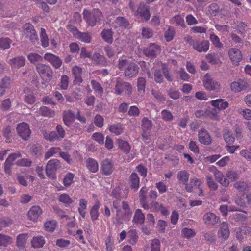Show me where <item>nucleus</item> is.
Listing matches in <instances>:
<instances>
[{"mask_svg":"<svg viewBox=\"0 0 251 251\" xmlns=\"http://www.w3.org/2000/svg\"><path fill=\"white\" fill-rule=\"evenodd\" d=\"M145 220V215L142 213L141 209L136 210L133 218V222L135 224H143Z\"/></svg>","mask_w":251,"mask_h":251,"instance_id":"obj_41","label":"nucleus"},{"mask_svg":"<svg viewBox=\"0 0 251 251\" xmlns=\"http://www.w3.org/2000/svg\"><path fill=\"white\" fill-rule=\"evenodd\" d=\"M26 236L27 234L24 233L20 234L17 236L16 240V246L19 249H22L24 248L26 241Z\"/></svg>","mask_w":251,"mask_h":251,"instance_id":"obj_49","label":"nucleus"},{"mask_svg":"<svg viewBox=\"0 0 251 251\" xmlns=\"http://www.w3.org/2000/svg\"><path fill=\"white\" fill-rule=\"evenodd\" d=\"M17 131L19 135L25 140L28 139L31 132L29 125L25 123H22L18 124Z\"/></svg>","mask_w":251,"mask_h":251,"instance_id":"obj_9","label":"nucleus"},{"mask_svg":"<svg viewBox=\"0 0 251 251\" xmlns=\"http://www.w3.org/2000/svg\"><path fill=\"white\" fill-rule=\"evenodd\" d=\"M202 82L205 88L208 90L218 89L220 86V85L217 82L212 80L208 74H206L204 76Z\"/></svg>","mask_w":251,"mask_h":251,"instance_id":"obj_11","label":"nucleus"},{"mask_svg":"<svg viewBox=\"0 0 251 251\" xmlns=\"http://www.w3.org/2000/svg\"><path fill=\"white\" fill-rule=\"evenodd\" d=\"M185 42L199 52H206L209 48V43L207 40L200 42L199 40L193 39L190 36H187L184 38Z\"/></svg>","mask_w":251,"mask_h":251,"instance_id":"obj_3","label":"nucleus"},{"mask_svg":"<svg viewBox=\"0 0 251 251\" xmlns=\"http://www.w3.org/2000/svg\"><path fill=\"white\" fill-rule=\"evenodd\" d=\"M27 58L31 63L36 65L43 60L42 57L36 53H29L27 55Z\"/></svg>","mask_w":251,"mask_h":251,"instance_id":"obj_48","label":"nucleus"},{"mask_svg":"<svg viewBox=\"0 0 251 251\" xmlns=\"http://www.w3.org/2000/svg\"><path fill=\"white\" fill-rule=\"evenodd\" d=\"M75 114L70 110L64 111L63 112V121L66 125L69 126L75 120Z\"/></svg>","mask_w":251,"mask_h":251,"instance_id":"obj_32","label":"nucleus"},{"mask_svg":"<svg viewBox=\"0 0 251 251\" xmlns=\"http://www.w3.org/2000/svg\"><path fill=\"white\" fill-rule=\"evenodd\" d=\"M91 84L96 95L99 97H101L103 93V89L101 85L94 80L91 81Z\"/></svg>","mask_w":251,"mask_h":251,"instance_id":"obj_40","label":"nucleus"},{"mask_svg":"<svg viewBox=\"0 0 251 251\" xmlns=\"http://www.w3.org/2000/svg\"><path fill=\"white\" fill-rule=\"evenodd\" d=\"M206 183L208 187L210 190H216L218 188L217 183L214 181L212 176L210 174H207L206 176Z\"/></svg>","mask_w":251,"mask_h":251,"instance_id":"obj_55","label":"nucleus"},{"mask_svg":"<svg viewBox=\"0 0 251 251\" xmlns=\"http://www.w3.org/2000/svg\"><path fill=\"white\" fill-rule=\"evenodd\" d=\"M118 147L125 153H128L130 151L131 147L126 141L118 139L117 140Z\"/></svg>","mask_w":251,"mask_h":251,"instance_id":"obj_37","label":"nucleus"},{"mask_svg":"<svg viewBox=\"0 0 251 251\" xmlns=\"http://www.w3.org/2000/svg\"><path fill=\"white\" fill-rule=\"evenodd\" d=\"M101 171L103 174L109 176L113 171V167L111 162L108 159L104 160L101 164Z\"/></svg>","mask_w":251,"mask_h":251,"instance_id":"obj_25","label":"nucleus"},{"mask_svg":"<svg viewBox=\"0 0 251 251\" xmlns=\"http://www.w3.org/2000/svg\"><path fill=\"white\" fill-rule=\"evenodd\" d=\"M87 168L92 173H96L98 171L99 165L97 161L91 157L87 159L86 161Z\"/></svg>","mask_w":251,"mask_h":251,"instance_id":"obj_29","label":"nucleus"},{"mask_svg":"<svg viewBox=\"0 0 251 251\" xmlns=\"http://www.w3.org/2000/svg\"><path fill=\"white\" fill-rule=\"evenodd\" d=\"M146 80L144 77H140L137 79V86L139 92L144 94L145 92Z\"/></svg>","mask_w":251,"mask_h":251,"instance_id":"obj_50","label":"nucleus"},{"mask_svg":"<svg viewBox=\"0 0 251 251\" xmlns=\"http://www.w3.org/2000/svg\"><path fill=\"white\" fill-rule=\"evenodd\" d=\"M100 207V204L99 201L96 202L95 204L92 207L90 214L93 221H96L99 216V209Z\"/></svg>","mask_w":251,"mask_h":251,"instance_id":"obj_35","label":"nucleus"},{"mask_svg":"<svg viewBox=\"0 0 251 251\" xmlns=\"http://www.w3.org/2000/svg\"><path fill=\"white\" fill-rule=\"evenodd\" d=\"M128 183L130 188L136 192L139 188L140 178L137 173L132 172L129 176Z\"/></svg>","mask_w":251,"mask_h":251,"instance_id":"obj_18","label":"nucleus"},{"mask_svg":"<svg viewBox=\"0 0 251 251\" xmlns=\"http://www.w3.org/2000/svg\"><path fill=\"white\" fill-rule=\"evenodd\" d=\"M234 187L240 192L248 191L249 186L247 183L244 181H237L234 184Z\"/></svg>","mask_w":251,"mask_h":251,"instance_id":"obj_51","label":"nucleus"},{"mask_svg":"<svg viewBox=\"0 0 251 251\" xmlns=\"http://www.w3.org/2000/svg\"><path fill=\"white\" fill-rule=\"evenodd\" d=\"M11 40L9 38H1L0 39V48L5 50L10 47Z\"/></svg>","mask_w":251,"mask_h":251,"instance_id":"obj_63","label":"nucleus"},{"mask_svg":"<svg viewBox=\"0 0 251 251\" xmlns=\"http://www.w3.org/2000/svg\"><path fill=\"white\" fill-rule=\"evenodd\" d=\"M228 54L233 64L238 65L242 59V55L239 50L236 48H231L228 51Z\"/></svg>","mask_w":251,"mask_h":251,"instance_id":"obj_12","label":"nucleus"},{"mask_svg":"<svg viewBox=\"0 0 251 251\" xmlns=\"http://www.w3.org/2000/svg\"><path fill=\"white\" fill-rule=\"evenodd\" d=\"M73 33L74 36L77 39L86 43H89L91 41V37L88 33H81L76 28L73 29Z\"/></svg>","mask_w":251,"mask_h":251,"instance_id":"obj_23","label":"nucleus"},{"mask_svg":"<svg viewBox=\"0 0 251 251\" xmlns=\"http://www.w3.org/2000/svg\"><path fill=\"white\" fill-rule=\"evenodd\" d=\"M176 34L175 30L174 27L169 26L168 29L164 33V37L167 42L171 41Z\"/></svg>","mask_w":251,"mask_h":251,"instance_id":"obj_52","label":"nucleus"},{"mask_svg":"<svg viewBox=\"0 0 251 251\" xmlns=\"http://www.w3.org/2000/svg\"><path fill=\"white\" fill-rule=\"evenodd\" d=\"M201 181L200 179L193 178L190 179L189 183L186 185L185 189L188 192H191L193 189H200Z\"/></svg>","mask_w":251,"mask_h":251,"instance_id":"obj_24","label":"nucleus"},{"mask_svg":"<svg viewBox=\"0 0 251 251\" xmlns=\"http://www.w3.org/2000/svg\"><path fill=\"white\" fill-rule=\"evenodd\" d=\"M45 240L43 236H37L34 237L31 240L32 246L35 248H39L43 246Z\"/></svg>","mask_w":251,"mask_h":251,"instance_id":"obj_38","label":"nucleus"},{"mask_svg":"<svg viewBox=\"0 0 251 251\" xmlns=\"http://www.w3.org/2000/svg\"><path fill=\"white\" fill-rule=\"evenodd\" d=\"M8 64L12 69H19L25 65V59L23 56H18L10 59Z\"/></svg>","mask_w":251,"mask_h":251,"instance_id":"obj_19","label":"nucleus"},{"mask_svg":"<svg viewBox=\"0 0 251 251\" xmlns=\"http://www.w3.org/2000/svg\"><path fill=\"white\" fill-rule=\"evenodd\" d=\"M25 101L28 104H32L35 101V97L33 93L28 90H25Z\"/></svg>","mask_w":251,"mask_h":251,"instance_id":"obj_42","label":"nucleus"},{"mask_svg":"<svg viewBox=\"0 0 251 251\" xmlns=\"http://www.w3.org/2000/svg\"><path fill=\"white\" fill-rule=\"evenodd\" d=\"M44 59L50 62L55 69H59L62 65V62L58 56L50 53H47L44 56Z\"/></svg>","mask_w":251,"mask_h":251,"instance_id":"obj_13","label":"nucleus"},{"mask_svg":"<svg viewBox=\"0 0 251 251\" xmlns=\"http://www.w3.org/2000/svg\"><path fill=\"white\" fill-rule=\"evenodd\" d=\"M57 225V222L55 220H51L46 222L44 224V227L46 231L53 232Z\"/></svg>","mask_w":251,"mask_h":251,"instance_id":"obj_61","label":"nucleus"},{"mask_svg":"<svg viewBox=\"0 0 251 251\" xmlns=\"http://www.w3.org/2000/svg\"><path fill=\"white\" fill-rule=\"evenodd\" d=\"M129 22L127 19L124 17H118L113 23V27L118 31L117 29H126L129 26Z\"/></svg>","mask_w":251,"mask_h":251,"instance_id":"obj_14","label":"nucleus"},{"mask_svg":"<svg viewBox=\"0 0 251 251\" xmlns=\"http://www.w3.org/2000/svg\"><path fill=\"white\" fill-rule=\"evenodd\" d=\"M72 74L74 77V83L75 85H80L83 82L81 76L82 70L78 66H75L72 69Z\"/></svg>","mask_w":251,"mask_h":251,"instance_id":"obj_16","label":"nucleus"},{"mask_svg":"<svg viewBox=\"0 0 251 251\" xmlns=\"http://www.w3.org/2000/svg\"><path fill=\"white\" fill-rule=\"evenodd\" d=\"M143 131L150 132L152 127V122L147 117H144L142 120L141 124Z\"/></svg>","mask_w":251,"mask_h":251,"instance_id":"obj_45","label":"nucleus"},{"mask_svg":"<svg viewBox=\"0 0 251 251\" xmlns=\"http://www.w3.org/2000/svg\"><path fill=\"white\" fill-rule=\"evenodd\" d=\"M113 32L111 29H104L101 32V35L102 39L106 42L111 44L113 41Z\"/></svg>","mask_w":251,"mask_h":251,"instance_id":"obj_33","label":"nucleus"},{"mask_svg":"<svg viewBox=\"0 0 251 251\" xmlns=\"http://www.w3.org/2000/svg\"><path fill=\"white\" fill-rule=\"evenodd\" d=\"M40 37L42 47L44 48L48 47L49 45V38L46 34V30L44 28H41Z\"/></svg>","mask_w":251,"mask_h":251,"instance_id":"obj_47","label":"nucleus"},{"mask_svg":"<svg viewBox=\"0 0 251 251\" xmlns=\"http://www.w3.org/2000/svg\"><path fill=\"white\" fill-rule=\"evenodd\" d=\"M59 201L63 203L66 206L69 205L73 202L72 199L67 194H63L59 196L58 198Z\"/></svg>","mask_w":251,"mask_h":251,"instance_id":"obj_60","label":"nucleus"},{"mask_svg":"<svg viewBox=\"0 0 251 251\" xmlns=\"http://www.w3.org/2000/svg\"><path fill=\"white\" fill-rule=\"evenodd\" d=\"M83 15L88 24L92 27L101 21L103 17L102 12L99 9H94L92 12L85 9L83 11Z\"/></svg>","mask_w":251,"mask_h":251,"instance_id":"obj_2","label":"nucleus"},{"mask_svg":"<svg viewBox=\"0 0 251 251\" xmlns=\"http://www.w3.org/2000/svg\"><path fill=\"white\" fill-rule=\"evenodd\" d=\"M21 156V154L20 152L14 153L9 155L4 163V171L5 173L10 174L11 173V170L13 162Z\"/></svg>","mask_w":251,"mask_h":251,"instance_id":"obj_15","label":"nucleus"},{"mask_svg":"<svg viewBox=\"0 0 251 251\" xmlns=\"http://www.w3.org/2000/svg\"><path fill=\"white\" fill-rule=\"evenodd\" d=\"M161 51V47L156 43H151L144 50V53L147 56L155 57Z\"/></svg>","mask_w":251,"mask_h":251,"instance_id":"obj_10","label":"nucleus"},{"mask_svg":"<svg viewBox=\"0 0 251 251\" xmlns=\"http://www.w3.org/2000/svg\"><path fill=\"white\" fill-rule=\"evenodd\" d=\"M189 178V174L186 170H181L178 172L177 178L180 183L185 185L188 184Z\"/></svg>","mask_w":251,"mask_h":251,"instance_id":"obj_28","label":"nucleus"},{"mask_svg":"<svg viewBox=\"0 0 251 251\" xmlns=\"http://www.w3.org/2000/svg\"><path fill=\"white\" fill-rule=\"evenodd\" d=\"M36 70L43 80L48 82L51 80L53 76V71L49 65L37 64Z\"/></svg>","mask_w":251,"mask_h":251,"instance_id":"obj_5","label":"nucleus"},{"mask_svg":"<svg viewBox=\"0 0 251 251\" xmlns=\"http://www.w3.org/2000/svg\"><path fill=\"white\" fill-rule=\"evenodd\" d=\"M203 221L205 224L209 225H215L219 222L220 218L215 214L211 212L206 213L203 215Z\"/></svg>","mask_w":251,"mask_h":251,"instance_id":"obj_21","label":"nucleus"},{"mask_svg":"<svg viewBox=\"0 0 251 251\" xmlns=\"http://www.w3.org/2000/svg\"><path fill=\"white\" fill-rule=\"evenodd\" d=\"M170 23L171 24H175L176 26H179L183 28L185 27L184 19L180 15L174 16L170 20Z\"/></svg>","mask_w":251,"mask_h":251,"instance_id":"obj_36","label":"nucleus"},{"mask_svg":"<svg viewBox=\"0 0 251 251\" xmlns=\"http://www.w3.org/2000/svg\"><path fill=\"white\" fill-rule=\"evenodd\" d=\"M151 251H160V242L157 239L152 240L151 244Z\"/></svg>","mask_w":251,"mask_h":251,"instance_id":"obj_64","label":"nucleus"},{"mask_svg":"<svg viewBox=\"0 0 251 251\" xmlns=\"http://www.w3.org/2000/svg\"><path fill=\"white\" fill-rule=\"evenodd\" d=\"M148 191V189L146 187H142L139 191V198L140 202L142 206L147 207L146 203L148 202L150 200L147 198L146 194Z\"/></svg>","mask_w":251,"mask_h":251,"instance_id":"obj_34","label":"nucleus"},{"mask_svg":"<svg viewBox=\"0 0 251 251\" xmlns=\"http://www.w3.org/2000/svg\"><path fill=\"white\" fill-rule=\"evenodd\" d=\"M13 242L12 238L7 235L0 234V246L6 247Z\"/></svg>","mask_w":251,"mask_h":251,"instance_id":"obj_53","label":"nucleus"},{"mask_svg":"<svg viewBox=\"0 0 251 251\" xmlns=\"http://www.w3.org/2000/svg\"><path fill=\"white\" fill-rule=\"evenodd\" d=\"M42 214V210L39 206H32L29 210L27 216L30 220L36 221Z\"/></svg>","mask_w":251,"mask_h":251,"instance_id":"obj_20","label":"nucleus"},{"mask_svg":"<svg viewBox=\"0 0 251 251\" xmlns=\"http://www.w3.org/2000/svg\"><path fill=\"white\" fill-rule=\"evenodd\" d=\"M199 141L202 144L209 145L212 142V139L209 133L205 129H201L199 131Z\"/></svg>","mask_w":251,"mask_h":251,"instance_id":"obj_17","label":"nucleus"},{"mask_svg":"<svg viewBox=\"0 0 251 251\" xmlns=\"http://www.w3.org/2000/svg\"><path fill=\"white\" fill-rule=\"evenodd\" d=\"M114 89V93L117 95H121L124 92L130 95L132 91V86L130 83L124 81L119 78L116 80Z\"/></svg>","mask_w":251,"mask_h":251,"instance_id":"obj_4","label":"nucleus"},{"mask_svg":"<svg viewBox=\"0 0 251 251\" xmlns=\"http://www.w3.org/2000/svg\"><path fill=\"white\" fill-rule=\"evenodd\" d=\"M87 205V201L84 199L79 200V207L78 209L79 214L84 219L86 216V209Z\"/></svg>","mask_w":251,"mask_h":251,"instance_id":"obj_44","label":"nucleus"},{"mask_svg":"<svg viewBox=\"0 0 251 251\" xmlns=\"http://www.w3.org/2000/svg\"><path fill=\"white\" fill-rule=\"evenodd\" d=\"M128 238L129 243L131 244H135L138 238L136 230L135 229L130 230L128 232Z\"/></svg>","mask_w":251,"mask_h":251,"instance_id":"obj_56","label":"nucleus"},{"mask_svg":"<svg viewBox=\"0 0 251 251\" xmlns=\"http://www.w3.org/2000/svg\"><path fill=\"white\" fill-rule=\"evenodd\" d=\"M134 15L140 17L141 19L144 20L146 21H148L151 17L149 6L144 3H140L137 9L134 13Z\"/></svg>","mask_w":251,"mask_h":251,"instance_id":"obj_8","label":"nucleus"},{"mask_svg":"<svg viewBox=\"0 0 251 251\" xmlns=\"http://www.w3.org/2000/svg\"><path fill=\"white\" fill-rule=\"evenodd\" d=\"M147 207L142 206L145 210H150L151 212H159L160 207H161L162 204H159L158 202L150 200L146 203Z\"/></svg>","mask_w":251,"mask_h":251,"instance_id":"obj_27","label":"nucleus"},{"mask_svg":"<svg viewBox=\"0 0 251 251\" xmlns=\"http://www.w3.org/2000/svg\"><path fill=\"white\" fill-rule=\"evenodd\" d=\"M109 130L111 133L119 135L123 132L124 128L120 124H114L109 126Z\"/></svg>","mask_w":251,"mask_h":251,"instance_id":"obj_39","label":"nucleus"},{"mask_svg":"<svg viewBox=\"0 0 251 251\" xmlns=\"http://www.w3.org/2000/svg\"><path fill=\"white\" fill-rule=\"evenodd\" d=\"M75 175L71 173H67L63 179V184L65 186H70L74 182Z\"/></svg>","mask_w":251,"mask_h":251,"instance_id":"obj_58","label":"nucleus"},{"mask_svg":"<svg viewBox=\"0 0 251 251\" xmlns=\"http://www.w3.org/2000/svg\"><path fill=\"white\" fill-rule=\"evenodd\" d=\"M205 118L213 120H218L219 118V113L215 108L211 110H206Z\"/></svg>","mask_w":251,"mask_h":251,"instance_id":"obj_54","label":"nucleus"},{"mask_svg":"<svg viewBox=\"0 0 251 251\" xmlns=\"http://www.w3.org/2000/svg\"><path fill=\"white\" fill-rule=\"evenodd\" d=\"M24 34L34 44L39 43L38 35L33 25L30 23H26L23 26Z\"/></svg>","mask_w":251,"mask_h":251,"instance_id":"obj_6","label":"nucleus"},{"mask_svg":"<svg viewBox=\"0 0 251 251\" xmlns=\"http://www.w3.org/2000/svg\"><path fill=\"white\" fill-rule=\"evenodd\" d=\"M210 103L213 107L217 108L219 110H224L229 105L228 102L222 99L212 100Z\"/></svg>","mask_w":251,"mask_h":251,"instance_id":"obj_26","label":"nucleus"},{"mask_svg":"<svg viewBox=\"0 0 251 251\" xmlns=\"http://www.w3.org/2000/svg\"><path fill=\"white\" fill-rule=\"evenodd\" d=\"M69 78L67 75H62L60 81L59 83V86L61 90H67L68 88Z\"/></svg>","mask_w":251,"mask_h":251,"instance_id":"obj_57","label":"nucleus"},{"mask_svg":"<svg viewBox=\"0 0 251 251\" xmlns=\"http://www.w3.org/2000/svg\"><path fill=\"white\" fill-rule=\"evenodd\" d=\"M223 136L225 141L228 144H231L235 141V138L232 132L228 129H225L223 131Z\"/></svg>","mask_w":251,"mask_h":251,"instance_id":"obj_46","label":"nucleus"},{"mask_svg":"<svg viewBox=\"0 0 251 251\" xmlns=\"http://www.w3.org/2000/svg\"><path fill=\"white\" fill-rule=\"evenodd\" d=\"M248 86V83L246 81L239 80L231 83L230 88L232 91L237 93L247 88Z\"/></svg>","mask_w":251,"mask_h":251,"instance_id":"obj_22","label":"nucleus"},{"mask_svg":"<svg viewBox=\"0 0 251 251\" xmlns=\"http://www.w3.org/2000/svg\"><path fill=\"white\" fill-rule=\"evenodd\" d=\"M60 166V161L56 159L49 160L46 167V172L47 176L50 178H53L55 172Z\"/></svg>","mask_w":251,"mask_h":251,"instance_id":"obj_7","label":"nucleus"},{"mask_svg":"<svg viewBox=\"0 0 251 251\" xmlns=\"http://www.w3.org/2000/svg\"><path fill=\"white\" fill-rule=\"evenodd\" d=\"M219 237H221L224 239H227L229 236V231L228 224L226 222H222L221 224L220 230L218 232Z\"/></svg>","mask_w":251,"mask_h":251,"instance_id":"obj_31","label":"nucleus"},{"mask_svg":"<svg viewBox=\"0 0 251 251\" xmlns=\"http://www.w3.org/2000/svg\"><path fill=\"white\" fill-rule=\"evenodd\" d=\"M60 148L57 147H51L49 149L48 151L45 154V158L46 159H48L49 158L53 156L55 154L57 153L58 152H60Z\"/></svg>","mask_w":251,"mask_h":251,"instance_id":"obj_62","label":"nucleus"},{"mask_svg":"<svg viewBox=\"0 0 251 251\" xmlns=\"http://www.w3.org/2000/svg\"><path fill=\"white\" fill-rule=\"evenodd\" d=\"M40 115L48 117H53L55 115V112L46 106H42L39 110Z\"/></svg>","mask_w":251,"mask_h":251,"instance_id":"obj_43","label":"nucleus"},{"mask_svg":"<svg viewBox=\"0 0 251 251\" xmlns=\"http://www.w3.org/2000/svg\"><path fill=\"white\" fill-rule=\"evenodd\" d=\"M92 61L97 64L105 66L107 65V61L106 58L98 53H94L91 57Z\"/></svg>","mask_w":251,"mask_h":251,"instance_id":"obj_30","label":"nucleus"},{"mask_svg":"<svg viewBox=\"0 0 251 251\" xmlns=\"http://www.w3.org/2000/svg\"><path fill=\"white\" fill-rule=\"evenodd\" d=\"M118 68L121 71L124 70L125 76L128 78L137 76L139 71V67L135 63L124 59H119Z\"/></svg>","mask_w":251,"mask_h":251,"instance_id":"obj_1","label":"nucleus"},{"mask_svg":"<svg viewBox=\"0 0 251 251\" xmlns=\"http://www.w3.org/2000/svg\"><path fill=\"white\" fill-rule=\"evenodd\" d=\"M209 38L213 45L216 48H221L223 47V44L220 42L219 38L214 33L210 34Z\"/></svg>","mask_w":251,"mask_h":251,"instance_id":"obj_59","label":"nucleus"}]
</instances>
